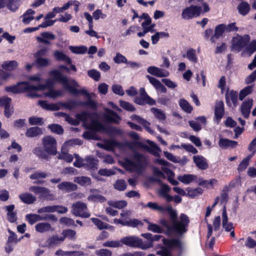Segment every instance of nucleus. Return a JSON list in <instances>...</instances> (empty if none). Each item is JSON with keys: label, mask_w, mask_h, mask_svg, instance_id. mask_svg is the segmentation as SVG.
I'll list each match as a JSON object with an SVG mask.
<instances>
[{"label": "nucleus", "mask_w": 256, "mask_h": 256, "mask_svg": "<svg viewBox=\"0 0 256 256\" xmlns=\"http://www.w3.org/2000/svg\"><path fill=\"white\" fill-rule=\"evenodd\" d=\"M50 74L54 80L60 82L64 89L70 93L75 96L82 94L88 98L86 101L80 102V105L88 106L92 109H95L96 108V102L91 99L90 94L84 88L78 90L76 88V87H79V85L75 80H68L66 76H64L60 72L57 70L50 72Z\"/></svg>", "instance_id": "f257e3e1"}, {"label": "nucleus", "mask_w": 256, "mask_h": 256, "mask_svg": "<svg viewBox=\"0 0 256 256\" xmlns=\"http://www.w3.org/2000/svg\"><path fill=\"white\" fill-rule=\"evenodd\" d=\"M189 2L198 4V6H192L183 10L182 16L185 20H188L199 16L202 10L200 4H202L204 7V12H207L209 10L208 6L206 3L204 2L202 0H189Z\"/></svg>", "instance_id": "f03ea898"}, {"label": "nucleus", "mask_w": 256, "mask_h": 256, "mask_svg": "<svg viewBox=\"0 0 256 256\" xmlns=\"http://www.w3.org/2000/svg\"><path fill=\"white\" fill-rule=\"evenodd\" d=\"M146 165V160L142 154L136 153L132 158L126 160V167L130 172L140 174Z\"/></svg>", "instance_id": "7ed1b4c3"}, {"label": "nucleus", "mask_w": 256, "mask_h": 256, "mask_svg": "<svg viewBox=\"0 0 256 256\" xmlns=\"http://www.w3.org/2000/svg\"><path fill=\"white\" fill-rule=\"evenodd\" d=\"M122 246L124 244L131 248H138L142 250H146L152 246L150 243L144 244L141 238L134 236H128L121 238Z\"/></svg>", "instance_id": "20e7f679"}, {"label": "nucleus", "mask_w": 256, "mask_h": 256, "mask_svg": "<svg viewBox=\"0 0 256 256\" xmlns=\"http://www.w3.org/2000/svg\"><path fill=\"white\" fill-rule=\"evenodd\" d=\"M44 150L50 155L55 156L57 154V142L54 138L46 136L42 138Z\"/></svg>", "instance_id": "39448f33"}, {"label": "nucleus", "mask_w": 256, "mask_h": 256, "mask_svg": "<svg viewBox=\"0 0 256 256\" xmlns=\"http://www.w3.org/2000/svg\"><path fill=\"white\" fill-rule=\"evenodd\" d=\"M166 227L164 234L167 236L174 235L180 238L188 230V225H162Z\"/></svg>", "instance_id": "423d86ee"}, {"label": "nucleus", "mask_w": 256, "mask_h": 256, "mask_svg": "<svg viewBox=\"0 0 256 256\" xmlns=\"http://www.w3.org/2000/svg\"><path fill=\"white\" fill-rule=\"evenodd\" d=\"M250 37L246 34L243 36L237 35L232 40V49L240 52L250 42Z\"/></svg>", "instance_id": "0eeeda50"}, {"label": "nucleus", "mask_w": 256, "mask_h": 256, "mask_svg": "<svg viewBox=\"0 0 256 256\" xmlns=\"http://www.w3.org/2000/svg\"><path fill=\"white\" fill-rule=\"evenodd\" d=\"M72 212L76 216L88 218L90 214L88 212V208L82 202H77L72 205Z\"/></svg>", "instance_id": "6e6552de"}, {"label": "nucleus", "mask_w": 256, "mask_h": 256, "mask_svg": "<svg viewBox=\"0 0 256 256\" xmlns=\"http://www.w3.org/2000/svg\"><path fill=\"white\" fill-rule=\"evenodd\" d=\"M5 90L7 92H10L13 94L32 91L31 84L28 82H22L16 85L6 86Z\"/></svg>", "instance_id": "1a4fd4ad"}, {"label": "nucleus", "mask_w": 256, "mask_h": 256, "mask_svg": "<svg viewBox=\"0 0 256 256\" xmlns=\"http://www.w3.org/2000/svg\"><path fill=\"white\" fill-rule=\"evenodd\" d=\"M134 102L140 105L147 104L152 106L156 104L155 100L148 95L144 88L140 89V96L136 97Z\"/></svg>", "instance_id": "9d476101"}, {"label": "nucleus", "mask_w": 256, "mask_h": 256, "mask_svg": "<svg viewBox=\"0 0 256 256\" xmlns=\"http://www.w3.org/2000/svg\"><path fill=\"white\" fill-rule=\"evenodd\" d=\"M26 218L30 224H33L42 220H50L52 222H56L57 220L56 216L52 214H46L44 216L36 214H28L26 216Z\"/></svg>", "instance_id": "9b49d317"}, {"label": "nucleus", "mask_w": 256, "mask_h": 256, "mask_svg": "<svg viewBox=\"0 0 256 256\" xmlns=\"http://www.w3.org/2000/svg\"><path fill=\"white\" fill-rule=\"evenodd\" d=\"M29 190L35 194H40V196L48 200H54V194L50 193V190L44 187L32 186L29 188Z\"/></svg>", "instance_id": "f8f14e48"}, {"label": "nucleus", "mask_w": 256, "mask_h": 256, "mask_svg": "<svg viewBox=\"0 0 256 256\" xmlns=\"http://www.w3.org/2000/svg\"><path fill=\"white\" fill-rule=\"evenodd\" d=\"M162 242L164 246L170 250L173 249H178L180 251L182 250V244L179 238H172L168 239L163 238Z\"/></svg>", "instance_id": "ddd939ff"}, {"label": "nucleus", "mask_w": 256, "mask_h": 256, "mask_svg": "<svg viewBox=\"0 0 256 256\" xmlns=\"http://www.w3.org/2000/svg\"><path fill=\"white\" fill-rule=\"evenodd\" d=\"M238 94L234 90H228L226 93V100L228 106H231V102L234 106H236L238 104Z\"/></svg>", "instance_id": "4468645a"}, {"label": "nucleus", "mask_w": 256, "mask_h": 256, "mask_svg": "<svg viewBox=\"0 0 256 256\" xmlns=\"http://www.w3.org/2000/svg\"><path fill=\"white\" fill-rule=\"evenodd\" d=\"M253 100L248 98L243 102L240 106V112L245 118H248L252 106Z\"/></svg>", "instance_id": "2eb2a0df"}, {"label": "nucleus", "mask_w": 256, "mask_h": 256, "mask_svg": "<svg viewBox=\"0 0 256 256\" xmlns=\"http://www.w3.org/2000/svg\"><path fill=\"white\" fill-rule=\"evenodd\" d=\"M147 71L150 74L160 78L166 77L169 75L168 71L154 66L148 67Z\"/></svg>", "instance_id": "dca6fc26"}, {"label": "nucleus", "mask_w": 256, "mask_h": 256, "mask_svg": "<svg viewBox=\"0 0 256 256\" xmlns=\"http://www.w3.org/2000/svg\"><path fill=\"white\" fill-rule=\"evenodd\" d=\"M104 117L106 121L114 124H118L120 120L119 116L112 110L106 109Z\"/></svg>", "instance_id": "f3484780"}, {"label": "nucleus", "mask_w": 256, "mask_h": 256, "mask_svg": "<svg viewBox=\"0 0 256 256\" xmlns=\"http://www.w3.org/2000/svg\"><path fill=\"white\" fill-rule=\"evenodd\" d=\"M219 146L222 149H227L228 148H233L238 146V142L236 141L230 140L228 138H220L218 142Z\"/></svg>", "instance_id": "a211bd4d"}, {"label": "nucleus", "mask_w": 256, "mask_h": 256, "mask_svg": "<svg viewBox=\"0 0 256 256\" xmlns=\"http://www.w3.org/2000/svg\"><path fill=\"white\" fill-rule=\"evenodd\" d=\"M98 160L93 156H88L85 158L84 168L89 169L95 170L98 168Z\"/></svg>", "instance_id": "6ab92c4d"}, {"label": "nucleus", "mask_w": 256, "mask_h": 256, "mask_svg": "<svg viewBox=\"0 0 256 256\" xmlns=\"http://www.w3.org/2000/svg\"><path fill=\"white\" fill-rule=\"evenodd\" d=\"M59 190L65 191L66 192H70L77 190L78 186L76 184L69 182H63L58 185Z\"/></svg>", "instance_id": "aec40b11"}, {"label": "nucleus", "mask_w": 256, "mask_h": 256, "mask_svg": "<svg viewBox=\"0 0 256 256\" xmlns=\"http://www.w3.org/2000/svg\"><path fill=\"white\" fill-rule=\"evenodd\" d=\"M146 78L149 80L150 83L156 88V90H160L161 92L163 93H166V88L159 80L149 75H147Z\"/></svg>", "instance_id": "412c9836"}, {"label": "nucleus", "mask_w": 256, "mask_h": 256, "mask_svg": "<svg viewBox=\"0 0 256 256\" xmlns=\"http://www.w3.org/2000/svg\"><path fill=\"white\" fill-rule=\"evenodd\" d=\"M224 104L222 101H218L215 106L214 115L216 120L219 121L224 115Z\"/></svg>", "instance_id": "4be33fe9"}, {"label": "nucleus", "mask_w": 256, "mask_h": 256, "mask_svg": "<svg viewBox=\"0 0 256 256\" xmlns=\"http://www.w3.org/2000/svg\"><path fill=\"white\" fill-rule=\"evenodd\" d=\"M193 160L196 166L200 169L206 170L208 166L206 159L202 156H193Z\"/></svg>", "instance_id": "5701e85b"}, {"label": "nucleus", "mask_w": 256, "mask_h": 256, "mask_svg": "<svg viewBox=\"0 0 256 256\" xmlns=\"http://www.w3.org/2000/svg\"><path fill=\"white\" fill-rule=\"evenodd\" d=\"M43 132L41 128L34 126L27 129L26 136L28 138H34L42 134Z\"/></svg>", "instance_id": "b1692460"}, {"label": "nucleus", "mask_w": 256, "mask_h": 256, "mask_svg": "<svg viewBox=\"0 0 256 256\" xmlns=\"http://www.w3.org/2000/svg\"><path fill=\"white\" fill-rule=\"evenodd\" d=\"M226 25L224 24H220L216 26L214 30V34L212 36L210 40L212 42H216V39L218 38L221 36L222 34L226 32Z\"/></svg>", "instance_id": "393cba45"}, {"label": "nucleus", "mask_w": 256, "mask_h": 256, "mask_svg": "<svg viewBox=\"0 0 256 256\" xmlns=\"http://www.w3.org/2000/svg\"><path fill=\"white\" fill-rule=\"evenodd\" d=\"M20 199L26 204H32L36 200V197L29 193H23L19 195Z\"/></svg>", "instance_id": "a878e982"}, {"label": "nucleus", "mask_w": 256, "mask_h": 256, "mask_svg": "<svg viewBox=\"0 0 256 256\" xmlns=\"http://www.w3.org/2000/svg\"><path fill=\"white\" fill-rule=\"evenodd\" d=\"M54 84L53 80L51 78L48 79L45 84H38L37 86L31 84L32 90L36 91L38 90H44L46 88L52 87Z\"/></svg>", "instance_id": "bb28decb"}, {"label": "nucleus", "mask_w": 256, "mask_h": 256, "mask_svg": "<svg viewBox=\"0 0 256 256\" xmlns=\"http://www.w3.org/2000/svg\"><path fill=\"white\" fill-rule=\"evenodd\" d=\"M5 208L8 212V220L11 223L14 222L16 220V213L13 212L14 208V204L6 206Z\"/></svg>", "instance_id": "cd10ccee"}, {"label": "nucleus", "mask_w": 256, "mask_h": 256, "mask_svg": "<svg viewBox=\"0 0 256 256\" xmlns=\"http://www.w3.org/2000/svg\"><path fill=\"white\" fill-rule=\"evenodd\" d=\"M74 182L82 186H86L90 185L91 180L90 178L84 176H77L74 178Z\"/></svg>", "instance_id": "c85d7f7f"}, {"label": "nucleus", "mask_w": 256, "mask_h": 256, "mask_svg": "<svg viewBox=\"0 0 256 256\" xmlns=\"http://www.w3.org/2000/svg\"><path fill=\"white\" fill-rule=\"evenodd\" d=\"M254 90V85L246 86L240 92L239 99L242 100L246 96L250 94Z\"/></svg>", "instance_id": "c756f323"}, {"label": "nucleus", "mask_w": 256, "mask_h": 256, "mask_svg": "<svg viewBox=\"0 0 256 256\" xmlns=\"http://www.w3.org/2000/svg\"><path fill=\"white\" fill-rule=\"evenodd\" d=\"M38 104L44 109L50 110H56L59 109V106L54 104H48L46 101L39 100Z\"/></svg>", "instance_id": "7c9ffc66"}, {"label": "nucleus", "mask_w": 256, "mask_h": 256, "mask_svg": "<svg viewBox=\"0 0 256 256\" xmlns=\"http://www.w3.org/2000/svg\"><path fill=\"white\" fill-rule=\"evenodd\" d=\"M238 9L240 14L245 16L248 13L250 10V6L248 2H244L238 6Z\"/></svg>", "instance_id": "2f4dec72"}, {"label": "nucleus", "mask_w": 256, "mask_h": 256, "mask_svg": "<svg viewBox=\"0 0 256 256\" xmlns=\"http://www.w3.org/2000/svg\"><path fill=\"white\" fill-rule=\"evenodd\" d=\"M22 2L20 0H8L6 3V7L11 11H16Z\"/></svg>", "instance_id": "473e14b6"}, {"label": "nucleus", "mask_w": 256, "mask_h": 256, "mask_svg": "<svg viewBox=\"0 0 256 256\" xmlns=\"http://www.w3.org/2000/svg\"><path fill=\"white\" fill-rule=\"evenodd\" d=\"M196 178V176L193 174H184L178 177V179L182 182L188 184L194 180Z\"/></svg>", "instance_id": "72a5a7b5"}, {"label": "nucleus", "mask_w": 256, "mask_h": 256, "mask_svg": "<svg viewBox=\"0 0 256 256\" xmlns=\"http://www.w3.org/2000/svg\"><path fill=\"white\" fill-rule=\"evenodd\" d=\"M60 160H64L68 162H71L73 160V156L68 154L66 150H64V146L62 148V152L58 156Z\"/></svg>", "instance_id": "f704fd0d"}, {"label": "nucleus", "mask_w": 256, "mask_h": 256, "mask_svg": "<svg viewBox=\"0 0 256 256\" xmlns=\"http://www.w3.org/2000/svg\"><path fill=\"white\" fill-rule=\"evenodd\" d=\"M62 234V236L61 241H64L66 238H68L70 240L74 239L76 232L74 230L68 229L64 230Z\"/></svg>", "instance_id": "c9c22d12"}, {"label": "nucleus", "mask_w": 256, "mask_h": 256, "mask_svg": "<svg viewBox=\"0 0 256 256\" xmlns=\"http://www.w3.org/2000/svg\"><path fill=\"white\" fill-rule=\"evenodd\" d=\"M54 56L58 60L64 61L68 64L71 63V60L62 52L56 51L54 53Z\"/></svg>", "instance_id": "e433bc0d"}, {"label": "nucleus", "mask_w": 256, "mask_h": 256, "mask_svg": "<svg viewBox=\"0 0 256 256\" xmlns=\"http://www.w3.org/2000/svg\"><path fill=\"white\" fill-rule=\"evenodd\" d=\"M108 203L110 206L118 209L122 208L127 205V202L124 200L119 201L110 200Z\"/></svg>", "instance_id": "4c0bfd02"}, {"label": "nucleus", "mask_w": 256, "mask_h": 256, "mask_svg": "<svg viewBox=\"0 0 256 256\" xmlns=\"http://www.w3.org/2000/svg\"><path fill=\"white\" fill-rule=\"evenodd\" d=\"M252 157V154H250L248 156L245 158H244L238 165V170L239 172L244 170L248 166L249 161Z\"/></svg>", "instance_id": "58836bf2"}, {"label": "nucleus", "mask_w": 256, "mask_h": 256, "mask_svg": "<svg viewBox=\"0 0 256 256\" xmlns=\"http://www.w3.org/2000/svg\"><path fill=\"white\" fill-rule=\"evenodd\" d=\"M114 188L119 191H123L126 188V184L124 180H118L114 184Z\"/></svg>", "instance_id": "ea45409f"}, {"label": "nucleus", "mask_w": 256, "mask_h": 256, "mask_svg": "<svg viewBox=\"0 0 256 256\" xmlns=\"http://www.w3.org/2000/svg\"><path fill=\"white\" fill-rule=\"evenodd\" d=\"M46 151L40 147H36L32 150V152L40 158L46 159L48 157Z\"/></svg>", "instance_id": "a19ab883"}, {"label": "nucleus", "mask_w": 256, "mask_h": 256, "mask_svg": "<svg viewBox=\"0 0 256 256\" xmlns=\"http://www.w3.org/2000/svg\"><path fill=\"white\" fill-rule=\"evenodd\" d=\"M148 229L156 233H164L166 231V227L162 225H148Z\"/></svg>", "instance_id": "79ce46f5"}, {"label": "nucleus", "mask_w": 256, "mask_h": 256, "mask_svg": "<svg viewBox=\"0 0 256 256\" xmlns=\"http://www.w3.org/2000/svg\"><path fill=\"white\" fill-rule=\"evenodd\" d=\"M180 106L184 111L188 113H190L192 110V106L188 101L184 99L180 100Z\"/></svg>", "instance_id": "37998d69"}, {"label": "nucleus", "mask_w": 256, "mask_h": 256, "mask_svg": "<svg viewBox=\"0 0 256 256\" xmlns=\"http://www.w3.org/2000/svg\"><path fill=\"white\" fill-rule=\"evenodd\" d=\"M17 66L18 63L15 60L6 62L2 65V68L7 70H12L16 68Z\"/></svg>", "instance_id": "c03bdc74"}, {"label": "nucleus", "mask_w": 256, "mask_h": 256, "mask_svg": "<svg viewBox=\"0 0 256 256\" xmlns=\"http://www.w3.org/2000/svg\"><path fill=\"white\" fill-rule=\"evenodd\" d=\"M70 50L73 53L78 54H83L86 52L88 48L85 46H70Z\"/></svg>", "instance_id": "a18cd8bd"}, {"label": "nucleus", "mask_w": 256, "mask_h": 256, "mask_svg": "<svg viewBox=\"0 0 256 256\" xmlns=\"http://www.w3.org/2000/svg\"><path fill=\"white\" fill-rule=\"evenodd\" d=\"M166 210L168 212L170 218L172 220L174 224L177 223V214L176 210H174L171 206H168L165 208V210Z\"/></svg>", "instance_id": "49530a36"}, {"label": "nucleus", "mask_w": 256, "mask_h": 256, "mask_svg": "<svg viewBox=\"0 0 256 256\" xmlns=\"http://www.w3.org/2000/svg\"><path fill=\"white\" fill-rule=\"evenodd\" d=\"M145 207H148L152 210L160 212H164L165 211V208L158 206L156 202H150L145 206Z\"/></svg>", "instance_id": "de8ad7c7"}, {"label": "nucleus", "mask_w": 256, "mask_h": 256, "mask_svg": "<svg viewBox=\"0 0 256 256\" xmlns=\"http://www.w3.org/2000/svg\"><path fill=\"white\" fill-rule=\"evenodd\" d=\"M48 128H50L52 132L58 134H62L64 132V130L62 126L58 124H50L48 126Z\"/></svg>", "instance_id": "09e8293b"}, {"label": "nucleus", "mask_w": 256, "mask_h": 256, "mask_svg": "<svg viewBox=\"0 0 256 256\" xmlns=\"http://www.w3.org/2000/svg\"><path fill=\"white\" fill-rule=\"evenodd\" d=\"M103 246L106 247L110 248H119L122 246L121 240H118L107 241L103 244Z\"/></svg>", "instance_id": "8fccbe9b"}, {"label": "nucleus", "mask_w": 256, "mask_h": 256, "mask_svg": "<svg viewBox=\"0 0 256 256\" xmlns=\"http://www.w3.org/2000/svg\"><path fill=\"white\" fill-rule=\"evenodd\" d=\"M28 122L30 125L42 126L44 124L43 118L38 116H31L29 118Z\"/></svg>", "instance_id": "3c124183"}, {"label": "nucleus", "mask_w": 256, "mask_h": 256, "mask_svg": "<svg viewBox=\"0 0 256 256\" xmlns=\"http://www.w3.org/2000/svg\"><path fill=\"white\" fill-rule=\"evenodd\" d=\"M186 57L191 62L196 63L197 62V58L196 54V50L192 48L188 50L186 52Z\"/></svg>", "instance_id": "603ef678"}, {"label": "nucleus", "mask_w": 256, "mask_h": 256, "mask_svg": "<svg viewBox=\"0 0 256 256\" xmlns=\"http://www.w3.org/2000/svg\"><path fill=\"white\" fill-rule=\"evenodd\" d=\"M74 156L76 158V161L74 163V166L77 168L84 166L85 158L82 159L76 154H74Z\"/></svg>", "instance_id": "864d4df0"}, {"label": "nucleus", "mask_w": 256, "mask_h": 256, "mask_svg": "<svg viewBox=\"0 0 256 256\" xmlns=\"http://www.w3.org/2000/svg\"><path fill=\"white\" fill-rule=\"evenodd\" d=\"M80 102H76L74 100H70L62 104V106L66 108L72 110L80 105Z\"/></svg>", "instance_id": "5fc2aeb1"}, {"label": "nucleus", "mask_w": 256, "mask_h": 256, "mask_svg": "<svg viewBox=\"0 0 256 256\" xmlns=\"http://www.w3.org/2000/svg\"><path fill=\"white\" fill-rule=\"evenodd\" d=\"M91 127L96 132L104 131L106 129L102 124L96 121H94L92 122Z\"/></svg>", "instance_id": "6e6d98bb"}, {"label": "nucleus", "mask_w": 256, "mask_h": 256, "mask_svg": "<svg viewBox=\"0 0 256 256\" xmlns=\"http://www.w3.org/2000/svg\"><path fill=\"white\" fill-rule=\"evenodd\" d=\"M152 111L156 118L162 120L166 119V116L164 112L162 110L153 108H152Z\"/></svg>", "instance_id": "4d7b16f0"}, {"label": "nucleus", "mask_w": 256, "mask_h": 256, "mask_svg": "<svg viewBox=\"0 0 256 256\" xmlns=\"http://www.w3.org/2000/svg\"><path fill=\"white\" fill-rule=\"evenodd\" d=\"M48 174L46 172L37 171L31 174L30 178L32 180H36L40 178H46Z\"/></svg>", "instance_id": "13d9d810"}, {"label": "nucleus", "mask_w": 256, "mask_h": 256, "mask_svg": "<svg viewBox=\"0 0 256 256\" xmlns=\"http://www.w3.org/2000/svg\"><path fill=\"white\" fill-rule=\"evenodd\" d=\"M98 174L100 176H109L112 175H114L116 174V172L111 169H106V168H100L98 172Z\"/></svg>", "instance_id": "bf43d9fd"}, {"label": "nucleus", "mask_w": 256, "mask_h": 256, "mask_svg": "<svg viewBox=\"0 0 256 256\" xmlns=\"http://www.w3.org/2000/svg\"><path fill=\"white\" fill-rule=\"evenodd\" d=\"M120 104L121 107H122L123 108L126 110L133 112L135 110V108L134 107V106L128 102L123 100H120Z\"/></svg>", "instance_id": "052dcab7"}, {"label": "nucleus", "mask_w": 256, "mask_h": 256, "mask_svg": "<svg viewBox=\"0 0 256 256\" xmlns=\"http://www.w3.org/2000/svg\"><path fill=\"white\" fill-rule=\"evenodd\" d=\"M72 4H73L72 1H69L66 4H65L62 7V8L56 7L53 9V10L56 14V13H60L65 10H68L70 6H72Z\"/></svg>", "instance_id": "680f3d73"}, {"label": "nucleus", "mask_w": 256, "mask_h": 256, "mask_svg": "<svg viewBox=\"0 0 256 256\" xmlns=\"http://www.w3.org/2000/svg\"><path fill=\"white\" fill-rule=\"evenodd\" d=\"M114 61L116 64L126 63L127 59L124 56L118 52L116 54V56L114 57Z\"/></svg>", "instance_id": "e2e57ef3"}, {"label": "nucleus", "mask_w": 256, "mask_h": 256, "mask_svg": "<svg viewBox=\"0 0 256 256\" xmlns=\"http://www.w3.org/2000/svg\"><path fill=\"white\" fill-rule=\"evenodd\" d=\"M56 207L54 206H50L39 208L38 210V212L39 214L44 212H56Z\"/></svg>", "instance_id": "0e129e2a"}, {"label": "nucleus", "mask_w": 256, "mask_h": 256, "mask_svg": "<svg viewBox=\"0 0 256 256\" xmlns=\"http://www.w3.org/2000/svg\"><path fill=\"white\" fill-rule=\"evenodd\" d=\"M88 74L90 77L92 78L96 81L99 80L100 77V73L95 70H88Z\"/></svg>", "instance_id": "69168bd1"}, {"label": "nucleus", "mask_w": 256, "mask_h": 256, "mask_svg": "<svg viewBox=\"0 0 256 256\" xmlns=\"http://www.w3.org/2000/svg\"><path fill=\"white\" fill-rule=\"evenodd\" d=\"M202 193V190L200 188H197L194 189H188L187 195L191 198H194L199 194Z\"/></svg>", "instance_id": "338daca9"}, {"label": "nucleus", "mask_w": 256, "mask_h": 256, "mask_svg": "<svg viewBox=\"0 0 256 256\" xmlns=\"http://www.w3.org/2000/svg\"><path fill=\"white\" fill-rule=\"evenodd\" d=\"M97 255L99 256H112V252L106 248L100 249L98 250H97L96 252Z\"/></svg>", "instance_id": "774afa93"}]
</instances>
